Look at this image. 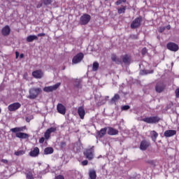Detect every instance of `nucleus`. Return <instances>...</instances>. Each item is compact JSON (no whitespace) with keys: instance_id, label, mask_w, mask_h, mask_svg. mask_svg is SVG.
<instances>
[{"instance_id":"nucleus-20","label":"nucleus","mask_w":179,"mask_h":179,"mask_svg":"<svg viewBox=\"0 0 179 179\" xmlns=\"http://www.w3.org/2000/svg\"><path fill=\"white\" fill-rule=\"evenodd\" d=\"M78 114L81 120H83L85 118L86 113L85 112V108H83V106L78 107Z\"/></svg>"},{"instance_id":"nucleus-4","label":"nucleus","mask_w":179,"mask_h":179,"mask_svg":"<svg viewBox=\"0 0 179 179\" xmlns=\"http://www.w3.org/2000/svg\"><path fill=\"white\" fill-rule=\"evenodd\" d=\"M142 121L146 124H157L160 121V117L158 116L146 117L143 118Z\"/></svg>"},{"instance_id":"nucleus-22","label":"nucleus","mask_w":179,"mask_h":179,"mask_svg":"<svg viewBox=\"0 0 179 179\" xmlns=\"http://www.w3.org/2000/svg\"><path fill=\"white\" fill-rule=\"evenodd\" d=\"M107 134V127H104L103 129H101L100 131H98L96 132V135L99 138H103Z\"/></svg>"},{"instance_id":"nucleus-2","label":"nucleus","mask_w":179,"mask_h":179,"mask_svg":"<svg viewBox=\"0 0 179 179\" xmlns=\"http://www.w3.org/2000/svg\"><path fill=\"white\" fill-rule=\"evenodd\" d=\"M43 90L40 87H33L29 90V95L28 96V99L30 100H34L38 97V95L42 93Z\"/></svg>"},{"instance_id":"nucleus-27","label":"nucleus","mask_w":179,"mask_h":179,"mask_svg":"<svg viewBox=\"0 0 179 179\" xmlns=\"http://www.w3.org/2000/svg\"><path fill=\"white\" fill-rule=\"evenodd\" d=\"M89 176L90 179H96L97 177V174L96 173V171L94 169H92L89 172Z\"/></svg>"},{"instance_id":"nucleus-54","label":"nucleus","mask_w":179,"mask_h":179,"mask_svg":"<svg viewBox=\"0 0 179 179\" xmlns=\"http://www.w3.org/2000/svg\"><path fill=\"white\" fill-rule=\"evenodd\" d=\"M16 58H19V52H15Z\"/></svg>"},{"instance_id":"nucleus-21","label":"nucleus","mask_w":179,"mask_h":179,"mask_svg":"<svg viewBox=\"0 0 179 179\" xmlns=\"http://www.w3.org/2000/svg\"><path fill=\"white\" fill-rule=\"evenodd\" d=\"M177 131L176 130H166L164 131V136L166 138H171V136H174V135H176Z\"/></svg>"},{"instance_id":"nucleus-13","label":"nucleus","mask_w":179,"mask_h":179,"mask_svg":"<svg viewBox=\"0 0 179 179\" xmlns=\"http://www.w3.org/2000/svg\"><path fill=\"white\" fill-rule=\"evenodd\" d=\"M55 131H57V127H50L48 129L44 134L45 138L50 139L51 134H52V132H55Z\"/></svg>"},{"instance_id":"nucleus-26","label":"nucleus","mask_w":179,"mask_h":179,"mask_svg":"<svg viewBox=\"0 0 179 179\" xmlns=\"http://www.w3.org/2000/svg\"><path fill=\"white\" fill-rule=\"evenodd\" d=\"M43 153L44 155H52V153H54V148L52 147H48L45 148Z\"/></svg>"},{"instance_id":"nucleus-33","label":"nucleus","mask_w":179,"mask_h":179,"mask_svg":"<svg viewBox=\"0 0 179 179\" xmlns=\"http://www.w3.org/2000/svg\"><path fill=\"white\" fill-rule=\"evenodd\" d=\"M154 72L153 70H144L143 71V75H148V73H153Z\"/></svg>"},{"instance_id":"nucleus-39","label":"nucleus","mask_w":179,"mask_h":179,"mask_svg":"<svg viewBox=\"0 0 179 179\" xmlns=\"http://www.w3.org/2000/svg\"><path fill=\"white\" fill-rule=\"evenodd\" d=\"M81 164L82 166H87V164H89V161L85 159L81 162Z\"/></svg>"},{"instance_id":"nucleus-16","label":"nucleus","mask_w":179,"mask_h":179,"mask_svg":"<svg viewBox=\"0 0 179 179\" xmlns=\"http://www.w3.org/2000/svg\"><path fill=\"white\" fill-rule=\"evenodd\" d=\"M44 73L41 70H36L32 72V76L35 78V79H41L43 78Z\"/></svg>"},{"instance_id":"nucleus-43","label":"nucleus","mask_w":179,"mask_h":179,"mask_svg":"<svg viewBox=\"0 0 179 179\" xmlns=\"http://www.w3.org/2000/svg\"><path fill=\"white\" fill-rule=\"evenodd\" d=\"M55 179H65V178L62 175H59L55 177Z\"/></svg>"},{"instance_id":"nucleus-24","label":"nucleus","mask_w":179,"mask_h":179,"mask_svg":"<svg viewBox=\"0 0 179 179\" xmlns=\"http://www.w3.org/2000/svg\"><path fill=\"white\" fill-rule=\"evenodd\" d=\"M150 135L152 141H153V142H156L157 137L159 136V134H157L156 131L152 130L150 131Z\"/></svg>"},{"instance_id":"nucleus-15","label":"nucleus","mask_w":179,"mask_h":179,"mask_svg":"<svg viewBox=\"0 0 179 179\" xmlns=\"http://www.w3.org/2000/svg\"><path fill=\"white\" fill-rule=\"evenodd\" d=\"M1 34L4 37H6L10 34V27L9 25H6L4 27L1 29Z\"/></svg>"},{"instance_id":"nucleus-1","label":"nucleus","mask_w":179,"mask_h":179,"mask_svg":"<svg viewBox=\"0 0 179 179\" xmlns=\"http://www.w3.org/2000/svg\"><path fill=\"white\" fill-rule=\"evenodd\" d=\"M24 129H26V127L13 128L10 129V131L15 134L16 138H19L20 139H29V134L22 132Z\"/></svg>"},{"instance_id":"nucleus-46","label":"nucleus","mask_w":179,"mask_h":179,"mask_svg":"<svg viewBox=\"0 0 179 179\" xmlns=\"http://www.w3.org/2000/svg\"><path fill=\"white\" fill-rule=\"evenodd\" d=\"M122 3V0H118L115 2V5L118 6V5H121Z\"/></svg>"},{"instance_id":"nucleus-41","label":"nucleus","mask_w":179,"mask_h":179,"mask_svg":"<svg viewBox=\"0 0 179 179\" xmlns=\"http://www.w3.org/2000/svg\"><path fill=\"white\" fill-rule=\"evenodd\" d=\"M146 52H148V50H146V48H143L142 51H141L142 55H145V54H146Z\"/></svg>"},{"instance_id":"nucleus-36","label":"nucleus","mask_w":179,"mask_h":179,"mask_svg":"<svg viewBox=\"0 0 179 179\" xmlns=\"http://www.w3.org/2000/svg\"><path fill=\"white\" fill-rule=\"evenodd\" d=\"M26 178L27 179H34V177H33V173H28L26 174Z\"/></svg>"},{"instance_id":"nucleus-32","label":"nucleus","mask_w":179,"mask_h":179,"mask_svg":"<svg viewBox=\"0 0 179 179\" xmlns=\"http://www.w3.org/2000/svg\"><path fill=\"white\" fill-rule=\"evenodd\" d=\"M117 100H120V94H115L114 96L112 98L111 101H117Z\"/></svg>"},{"instance_id":"nucleus-53","label":"nucleus","mask_w":179,"mask_h":179,"mask_svg":"<svg viewBox=\"0 0 179 179\" xmlns=\"http://www.w3.org/2000/svg\"><path fill=\"white\" fill-rule=\"evenodd\" d=\"M43 6V3L37 5L36 8L38 9L39 8H41Z\"/></svg>"},{"instance_id":"nucleus-56","label":"nucleus","mask_w":179,"mask_h":179,"mask_svg":"<svg viewBox=\"0 0 179 179\" xmlns=\"http://www.w3.org/2000/svg\"><path fill=\"white\" fill-rule=\"evenodd\" d=\"M105 1H108V0H105Z\"/></svg>"},{"instance_id":"nucleus-12","label":"nucleus","mask_w":179,"mask_h":179,"mask_svg":"<svg viewBox=\"0 0 179 179\" xmlns=\"http://www.w3.org/2000/svg\"><path fill=\"white\" fill-rule=\"evenodd\" d=\"M166 89V85L163 83H159L155 85V91L157 93H162Z\"/></svg>"},{"instance_id":"nucleus-19","label":"nucleus","mask_w":179,"mask_h":179,"mask_svg":"<svg viewBox=\"0 0 179 179\" xmlns=\"http://www.w3.org/2000/svg\"><path fill=\"white\" fill-rule=\"evenodd\" d=\"M38 155H40V149L38 147H35L34 150L29 152L31 157H37Z\"/></svg>"},{"instance_id":"nucleus-31","label":"nucleus","mask_w":179,"mask_h":179,"mask_svg":"<svg viewBox=\"0 0 179 179\" xmlns=\"http://www.w3.org/2000/svg\"><path fill=\"white\" fill-rule=\"evenodd\" d=\"M43 4L45 5V6H47L52 3V0H43Z\"/></svg>"},{"instance_id":"nucleus-9","label":"nucleus","mask_w":179,"mask_h":179,"mask_svg":"<svg viewBox=\"0 0 179 179\" xmlns=\"http://www.w3.org/2000/svg\"><path fill=\"white\" fill-rule=\"evenodd\" d=\"M20 107H22V104H20V103L19 102H15L13 103L10 104L8 106V111H16L17 110H19V108H20Z\"/></svg>"},{"instance_id":"nucleus-37","label":"nucleus","mask_w":179,"mask_h":179,"mask_svg":"<svg viewBox=\"0 0 179 179\" xmlns=\"http://www.w3.org/2000/svg\"><path fill=\"white\" fill-rule=\"evenodd\" d=\"M129 108H131V107L129 105H124L122 106V110L123 111H127V110H129Z\"/></svg>"},{"instance_id":"nucleus-51","label":"nucleus","mask_w":179,"mask_h":179,"mask_svg":"<svg viewBox=\"0 0 179 179\" xmlns=\"http://www.w3.org/2000/svg\"><path fill=\"white\" fill-rule=\"evenodd\" d=\"M25 121L27 122H30V121H31V119H30V118H29V117H26L25 118Z\"/></svg>"},{"instance_id":"nucleus-49","label":"nucleus","mask_w":179,"mask_h":179,"mask_svg":"<svg viewBox=\"0 0 179 179\" xmlns=\"http://www.w3.org/2000/svg\"><path fill=\"white\" fill-rule=\"evenodd\" d=\"M1 162L4 163L5 164H8V160L7 159H1Z\"/></svg>"},{"instance_id":"nucleus-14","label":"nucleus","mask_w":179,"mask_h":179,"mask_svg":"<svg viewBox=\"0 0 179 179\" xmlns=\"http://www.w3.org/2000/svg\"><path fill=\"white\" fill-rule=\"evenodd\" d=\"M149 146H150V142L146 140H143L140 144V149L141 150H146Z\"/></svg>"},{"instance_id":"nucleus-50","label":"nucleus","mask_w":179,"mask_h":179,"mask_svg":"<svg viewBox=\"0 0 179 179\" xmlns=\"http://www.w3.org/2000/svg\"><path fill=\"white\" fill-rule=\"evenodd\" d=\"M165 29H166V30H170V29H171V24H169L167 25Z\"/></svg>"},{"instance_id":"nucleus-30","label":"nucleus","mask_w":179,"mask_h":179,"mask_svg":"<svg viewBox=\"0 0 179 179\" xmlns=\"http://www.w3.org/2000/svg\"><path fill=\"white\" fill-rule=\"evenodd\" d=\"M125 10H127V6H123L122 8H120L117 9V13H119V15H121V13H124Z\"/></svg>"},{"instance_id":"nucleus-5","label":"nucleus","mask_w":179,"mask_h":179,"mask_svg":"<svg viewBox=\"0 0 179 179\" xmlns=\"http://www.w3.org/2000/svg\"><path fill=\"white\" fill-rule=\"evenodd\" d=\"M90 20H92V16L89 14L85 13L80 17L79 24H81V26H86Z\"/></svg>"},{"instance_id":"nucleus-17","label":"nucleus","mask_w":179,"mask_h":179,"mask_svg":"<svg viewBox=\"0 0 179 179\" xmlns=\"http://www.w3.org/2000/svg\"><path fill=\"white\" fill-rule=\"evenodd\" d=\"M125 64L126 65H129L131 64V55H124L122 56V63Z\"/></svg>"},{"instance_id":"nucleus-44","label":"nucleus","mask_w":179,"mask_h":179,"mask_svg":"<svg viewBox=\"0 0 179 179\" xmlns=\"http://www.w3.org/2000/svg\"><path fill=\"white\" fill-rule=\"evenodd\" d=\"M37 36L38 37H45V33L38 34Z\"/></svg>"},{"instance_id":"nucleus-28","label":"nucleus","mask_w":179,"mask_h":179,"mask_svg":"<svg viewBox=\"0 0 179 179\" xmlns=\"http://www.w3.org/2000/svg\"><path fill=\"white\" fill-rule=\"evenodd\" d=\"M99 62H94L93 63V64H92V71H93L94 72L97 71L99 70Z\"/></svg>"},{"instance_id":"nucleus-47","label":"nucleus","mask_w":179,"mask_h":179,"mask_svg":"<svg viewBox=\"0 0 179 179\" xmlns=\"http://www.w3.org/2000/svg\"><path fill=\"white\" fill-rule=\"evenodd\" d=\"M130 38H134V40H138V36L136 35H131Z\"/></svg>"},{"instance_id":"nucleus-45","label":"nucleus","mask_w":179,"mask_h":179,"mask_svg":"<svg viewBox=\"0 0 179 179\" xmlns=\"http://www.w3.org/2000/svg\"><path fill=\"white\" fill-rule=\"evenodd\" d=\"M147 163H148V164H151L152 166H155V162L154 161L149 160V161H147Z\"/></svg>"},{"instance_id":"nucleus-25","label":"nucleus","mask_w":179,"mask_h":179,"mask_svg":"<svg viewBox=\"0 0 179 179\" xmlns=\"http://www.w3.org/2000/svg\"><path fill=\"white\" fill-rule=\"evenodd\" d=\"M34 40H38V37L36 35H29L27 37V43H32Z\"/></svg>"},{"instance_id":"nucleus-48","label":"nucleus","mask_w":179,"mask_h":179,"mask_svg":"<svg viewBox=\"0 0 179 179\" xmlns=\"http://www.w3.org/2000/svg\"><path fill=\"white\" fill-rule=\"evenodd\" d=\"M45 141V138L42 137L39 139V143H43Z\"/></svg>"},{"instance_id":"nucleus-10","label":"nucleus","mask_w":179,"mask_h":179,"mask_svg":"<svg viewBox=\"0 0 179 179\" xmlns=\"http://www.w3.org/2000/svg\"><path fill=\"white\" fill-rule=\"evenodd\" d=\"M166 48L169 50V51H173L176 52L179 49V46L177 43L169 42L166 44Z\"/></svg>"},{"instance_id":"nucleus-11","label":"nucleus","mask_w":179,"mask_h":179,"mask_svg":"<svg viewBox=\"0 0 179 179\" xmlns=\"http://www.w3.org/2000/svg\"><path fill=\"white\" fill-rule=\"evenodd\" d=\"M57 113L62 114V115H65L66 114V108L65 106L62 105V103H58L57 105Z\"/></svg>"},{"instance_id":"nucleus-6","label":"nucleus","mask_w":179,"mask_h":179,"mask_svg":"<svg viewBox=\"0 0 179 179\" xmlns=\"http://www.w3.org/2000/svg\"><path fill=\"white\" fill-rule=\"evenodd\" d=\"M141 24H142V16L136 17L134 20L130 25L131 29H138L141 27Z\"/></svg>"},{"instance_id":"nucleus-55","label":"nucleus","mask_w":179,"mask_h":179,"mask_svg":"<svg viewBox=\"0 0 179 179\" xmlns=\"http://www.w3.org/2000/svg\"><path fill=\"white\" fill-rule=\"evenodd\" d=\"M122 2L125 3V2H127V0H122Z\"/></svg>"},{"instance_id":"nucleus-52","label":"nucleus","mask_w":179,"mask_h":179,"mask_svg":"<svg viewBox=\"0 0 179 179\" xmlns=\"http://www.w3.org/2000/svg\"><path fill=\"white\" fill-rule=\"evenodd\" d=\"M20 58L22 59V58H24V55L23 53L20 54Z\"/></svg>"},{"instance_id":"nucleus-8","label":"nucleus","mask_w":179,"mask_h":179,"mask_svg":"<svg viewBox=\"0 0 179 179\" xmlns=\"http://www.w3.org/2000/svg\"><path fill=\"white\" fill-rule=\"evenodd\" d=\"M61 86V83H57L54 85L45 87L43 88V92H45L46 93H50L51 92H54L58 89Z\"/></svg>"},{"instance_id":"nucleus-18","label":"nucleus","mask_w":179,"mask_h":179,"mask_svg":"<svg viewBox=\"0 0 179 179\" xmlns=\"http://www.w3.org/2000/svg\"><path fill=\"white\" fill-rule=\"evenodd\" d=\"M111 60L113 61V62L117 64V65H121L122 64V60H121L120 57H117V55L115 54L111 55Z\"/></svg>"},{"instance_id":"nucleus-38","label":"nucleus","mask_w":179,"mask_h":179,"mask_svg":"<svg viewBox=\"0 0 179 179\" xmlns=\"http://www.w3.org/2000/svg\"><path fill=\"white\" fill-rule=\"evenodd\" d=\"M176 97L179 99V88H177L175 91Z\"/></svg>"},{"instance_id":"nucleus-23","label":"nucleus","mask_w":179,"mask_h":179,"mask_svg":"<svg viewBox=\"0 0 179 179\" xmlns=\"http://www.w3.org/2000/svg\"><path fill=\"white\" fill-rule=\"evenodd\" d=\"M108 135L114 136L118 135V130L113 127H108Z\"/></svg>"},{"instance_id":"nucleus-3","label":"nucleus","mask_w":179,"mask_h":179,"mask_svg":"<svg viewBox=\"0 0 179 179\" xmlns=\"http://www.w3.org/2000/svg\"><path fill=\"white\" fill-rule=\"evenodd\" d=\"M83 155L87 159V160H93V159H94V147L92 146L90 148L86 149L83 152Z\"/></svg>"},{"instance_id":"nucleus-42","label":"nucleus","mask_w":179,"mask_h":179,"mask_svg":"<svg viewBox=\"0 0 179 179\" xmlns=\"http://www.w3.org/2000/svg\"><path fill=\"white\" fill-rule=\"evenodd\" d=\"M164 30H166V27H159V33H163V31H164Z\"/></svg>"},{"instance_id":"nucleus-35","label":"nucleus","mask_w":179,"mask_h":179,"mask_svg":"<svg viewBox=\"0 0 179 179\" xmlns=\"http://www.w3.org/2000/svg\"><path fill=\"white\" fill-rule=\"evenodd\" d=\"M26 178L27 179H34V177H33V173H28L26 174Z\"/></svg>"},{"instance_id":"nucleus-29","label":"nucleus","mask_w":179,"mask_h":179,"mask_svg":"<svg viewBox=\"0 0 179 179\" xmlns=\"http://www.w3.org/2000/svg\"><path fill=\"white\" fill-rule=\"evenodd\" d=\"M25 153L26 151L24 150H20L17 152H15L14 155H15V156H23V155H25Z\"/></svg>"},{"instance_id":"nucleus-40","label":"nucleus","mask_w":179,"mask_h":179,"mask_svg":"<svg viewBox=\"0 0 179 179\" xmlns=\"http://www.w3.org/2000/svg\"><path fill=\"white\" fill-rule=\"evenodd\" d=\"M65 146H66V143L65 141H62V142L60 143V147H61L62 148H65Z\"/></svg>"},{"instance_id":"nucleus-7","label":"nucleus","mask_w":179,"mask_h":179,"mask_svg":"<svg viewBox=\"0 0 179 179\" xmlns=\"http://www.w3.org/2000/svg\"><path fill=\"white\" fill-rule=\"evenodd\" d=\"M85 58V55L83 52L78 53L76 56H74L72 59V64H79V62H82V60Z\"/></svg>"},{"instance_id":"nucleus-34","label":"nucleus","mask_w":179,"mask_h":179,"mask_svg":"<svg viewBox=\"0 0 179 179\" xmlns=\"http://www.w3.org/2000/svg\"><path fill=\"white\" fill-rule=\"evenodd\" d=\"M26 178L27 179H34V177H33V173H28L26 174Z\"/></svg>"}]
</instances>
